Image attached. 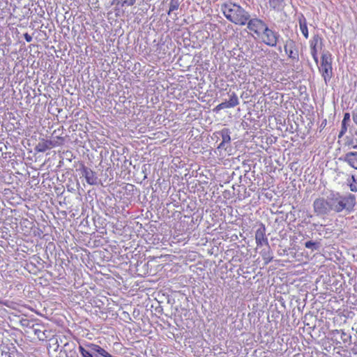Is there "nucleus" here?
<instances>
[{
    "label": "nucleus",
    "instance_id": "22",
    "mask_svg": "<svg viewBox=\"0 0 357 357\" xmlns=\"http://www.w3.org/2000/svg\"><path fill=\"white\" fill-rule=\"evenodd\" d=\"M350 190L352 192H357V178L354 175H351V178L347 179Z\"/></svg>",
    "mask_w": 357,
    "mask_h": 357
},
{
    "label": "nucleus",
    "instance_id": "10",
    "mask_svg": "<svg viewBox=\"0 0 357 357\" xmlns=\"http://www.w3.org/2000/svg\"><path fill=\"white\" fill-rule=\"evenodd\" d=\"M80 171L82 176L85 178L86 181L88 184L91 185H98V178L96 176L95 172H93L91 169L84 165L82 166Z\"/></svg>",
    "mask_w": 357,
    "mask_h": 357
},
{
    "label": "nucleus",
    "instance_id": "6",
    "mask_svg": "<svg viewBox=\"0 0 357 357\" xmlns=\"http://www.w3.org/2000/svg\"><path fill=\"white\" fill-rule=\"evenodd\" d=\"M63 142V138L56 137L53 139L45 140L43 139L40 140L36 146V150L38 152H45L53 147L60 146Z\"/></svg>",
    "mask_w": 357,
    "mask_h": 357
},
{
    "label": "nucleus",
    "instance_id": "13",
    "mask_svg": "<svg viewBox=\"0 0 357 357\" xmlns=\"http://www.w3.org/2000/svg\"><path fill=\"white\" fill-rule=\"evenodd\" d=\"M255 241L257 246H261L263 245L268 246V241L266 236V227L264 224H261L257 229L255 232Z\"/></svg>",
    "mask_w": 357,
    "mask_h": 357
},
{
    "label": "nucleus",
    "instance_id": "34",
    "mask_svg": "<svg viewBox=\"0 0 357 357\" xmlns=\"http://www.w3.org/2000/svg\"><path fill=\"white\" fill-rule=\"evenodd\" d=\"M174 16H175V17H174V20H175V19H177V14L174 13Z\"/></svg>",
    "mask_w": 357,
    "mask_h": 357
},
{
    "label": "nucleus",
    "instance_id": "3",
    "mask_svg": "<svg viewBox=\"0 0 357 357\" xmlns=\"http://www.w3.org/2000/svg\"><path fill=\"white\" fill-rule=\"evenodd\" d=\"M321 65L318 67L325 83L331 80L333 77L332 55L328 51H324L321 57Z\"/></svg>",
    "mask_w": 357,
    "mask_h": 357
},
{
    "label": "nucleus",
    "instance_id": "19",
    "mask_svg": "<svg viewBox=\"0 0 357 357\" xmlns=\"http://www.w3.org/2000/svg\"><path fill=\"white\" fill-rule=\"evenodd\" d=\"M79 351L82 357H94L91 351H89L86 347V342L80 344L78 347Z\"/></svg>",
    "mask_w": 357,
    "mask_h": 357
},
{
    "label": "nucleus",
    "instance_id": "7",
    "mask_svg": "<svg viewBox=\"0 0 357 357\" xmlns=\"http://www.w3.org/2000/svg\"><path fill=\"white\" fill-rule=\"evenodd\" d=\"M284 50L289 59L294 61H298V49L294 40L289 38L285 40L284 44Z\"/></svg>",
    "mask_w": 357,
    "mask_h": 357
},
{
    "label": "nucleus",
    "instance_id": "1",
    "mask_svg": "<svg viewBox=\"0 0 357 357\" xmlns=\"http://www.w3.org/2000/svg\"><path fill=\"white\" fill-rule=\"evenodd\" d=\"M220 10L224 16L231 22L243 26L245 25L250 15L241 6L233 3H225L221 5Z\"/></svg>",
    "mask_w": 357,
    "mask_h": 357
},
{
    "label": "nucleus",
    "instance_id": "11",
    "mask_svg": "<svg viewBox=\"0 0 357 357\" xmlns=\"http://www.w3.org/2000/svg\"><path fill=\"white\" fill-rule=\"evenodd\" d=\"M230 134H231V132H230L229 129H228V128H223L221 130L213 133V136H215L217 138V139H218L220 137H222V142L218 146V147H217L218 149H225V150L227 149V148L225 147V145L227 144H229L231 142Z\"/></svg>",
    "mask_w": 357,
    "mask_h": 357
},
{
    "label": "nucleus",
    "instance_id": "15",
    "mask_svg": "<svg viewBox=\"0 0 357 357\" xmlns=\"http://www.w3.org/2000/svg\"><path fill=\"white\" fill-rule=\"evenodd\" d=\"M268 3L271 9L276 12L282 11L286 6L284 0H268Z\"/></svg>",
    "mask_w": 357,
    "mask_h": 357
},
{
    "label": "nucleus",
    "instance_id": "33",
    "mask_svg": "<svg viewBox=\"0 0 357 357\" xmlns=\"http://www.w3.org/2000/svg\"><path fill=\"white\" fill-rule=\"evenodd\" d=\"M345 133L342 132V131H340L339 132V135H338V137L339 138H341Z\"/></svg>",
    "mask_w": 357,
    "mask_h": 357
},
{
    "label": "nucleus",
    "instance_id": "14",
    "mask_svg": "<svg viewBox=\"0 0 357 357\" xmlns=\"http://www.w3.org/2000/svg\"><path fill=\"white\" fill-rule=\"evenodd\" d=\"M340 160L347 162L351 167L357 170V152L350 151L340 158Z\"/></svg>",
    "mask_w": 357,
    "mask_h": 357
},
{
    "label": "nucleus",
    "instance_id": "2",
    "mask_svg": "<svg viewBox=\"0 0 357 357\" xmlns=\"http://www.w3.org/2000/svg\"><path fill=\"white\" fill-rule=\"evenodd\" d=\"M331 211L341 213L343 211L351 212L356 204V197L349 193L345 195L339 192H332L328 195Z\"/></svg>",
    "mask_w": 357,
    "mask_h": 357
},
{
    "label": "nucleus",
    "instance_id": "26",
    "mask_svg": "<svg viewBox=\"0 0 357 357\" xmlns=\"http://www.w3.org/2000/svg\"><path fill=\"white\" fill-rule=\"evenodd\" d=\"M136 2V0H123L121 2V6L123 7L125 6H133Z\"/></svg>",
    "mask_w": 357,
    "mask_h": 357
},
{
    "label": "nucleus",
    "instance_id": "32",
    "mask_svg": "<svg viewBox=\"0 0 357 357\" xmlns=\"http://www.w3.org/2000/svg\"><path fill=\"white\" fill-rule=\"evenodd\" d=\"M326 125V119H324L321 124V127L324 128Z\"/></svg>",
    "mask_w": 357,
    "mask_h": 357
},
{
    "label": "nucleus",
    "instance_id": "27",
    "mask_svg": "<svg viewBox=\"0 0 357 357\" xmlns=\"http://www.w3.org/2000/svg\"><path fill=\"white\" fill-rule=\"evenodd\" d=\"M350 114L348 112L344 113L343 119L342 121V123L343 124H347L348 122L350 121Z\"/></svg>",
    "mask_w": 357,
    "mask_h": 357
},
{
    "label": "nucleus",
    "instance_id": "35",
    "mask_svg": "<svg viewBox=\"0 0 357 357\" xmlns=\"http://www.w3.org/2000/svg\"><path fill=\"white\" fill-rule=\"evenodd\" d=\"M354 149H357V145L353 146Z\"/></svg>",
    "mask_w": 357,
    "mask_h": 357
},
{
    "label": "nucleus",
    "instance_id": "25",
    "mask_svg": "<svg viewBox=\"0 0 357 357\" xmlns=\"http://www.w3.org/2000/svg\"><path fill=\"white\" fill-rule=\"evenodd\" d=\"M340 333V338L344 342H348V340L351 338V337L343 331H341Z\"/></svg>",
    "mask_w": 357,
    "mask_h": 357
},
{
    "label": "nucleus",
    "instance_id": "24",
    "mask_svg": "<svg viewBox=\"0 0 357 357\" xmlns=\"http://www.w3.org/2000/svg\"><path fill=\"white\" fill-rule=\"evenodd\" d=\"M20 324L22 326L29 328L30 329H32L33 328V326L36 323H34L33 321L29 320L28 319H22L20 321Z\"/></svg>",
    "mask_w": 357,
    "mask_h": 357
},
{
    "label": "nucleus",
    "instance_id": "36",
    "mask_svg": "<svg viewBox=\"0 0 357 357\" xmlns=\"http://www.w3.org/2000/svg\"><path fill=\"white\" fill-rule=\"evenodd\" d=\"M0 303H2V300L1 298H0Z\"/></svg>",
    "mask_w": 357,
    "mask_h": 357
},
{
    "label": "nucleus",
    "instance_id": "23",
    "mask_svg": "<svg viewBox=\"0 0 357 357\" xmlns=\"http://www.w3.org/2000/svg\"><path fill=\"white\" fill-rule=\"evenodd\" d=\"M305 247L306 248L310 249L312 251H314L319 248V243L317 242H313L312 241H309L305 243Z\"/></svg>",
    "mask_w": 357,
    "mask_h": 357
},
{
    "label": "nucleus",
    "instance_id": "28",
    "mask_svg": "<svg viewBox=\"0 0 357 357\" xmlns=\"http://www.w3.org/2000/svg\"><path fill=\"white\" fill-rule=\"evenodd\" d=\"M227 108H229V107L228 104L225 101V102H221L218 105H217L215 109L217 110H220V109H227Z\"/></svg>",
    "mask_w": 357,
    "mask_h": 357
},
{
    "label": "nucleus",
    "instance_id": "31",
    "mask_svg": "<svg viewBox=\"0 0 357 357\" xmlns=\"http://www.w3.org/2000/svg\"><path fill=\"white\" fill-rule=\"evenodd\" d=\"M347 130V126L346 124L341 123V130L340 131L346 133Z\"/></svg>",
    "mask_w": 357,
    "mask_h": 357
},
{
    "label": "nucleus",
    "instance_id": "20",
    "mask_svg": "<svg viewBox=\"0 0 357 357\" xmlns=\"http://www.w3.org/2000/svg\"><path fill=\"white\" fill-rule=\"evenodd\" d=\"M300 29L305 38H308V29L307 26L306 20L303 18L299 20Z\"/></svg>",
    "mask_w": 357,
    "mask_h": 357
},
{
    "label": "nucleus",
    "instance_id": "8",
    "mask_svg": "<svg viewBox=\"0 0 357 357\" xmlns=\"http://www.w3.org/2000/svg\"><path fill=\"white\" fill-rule=\"evenodd\" d=\"M310 54L316 63V64H318L319 59H318V50H321L323 47V39L321 36H319L318 34L314 35L312 40L310 42Z\"/></svg>",
    "mask_w": 357,
    "mask_h": 357
},
{
    "label": "nucleus",
    "instance_id": "30",
    "mask_svg": "<svg viewBox=\"0 0 357 357\" xmlns=\"http://www.w3.org/2000/svg\"><path fill=\"white\" fill-rule=\"evenodd\" d=\"M24 38L26 40V41L28 42V43L32 41V39H33L31 36L29 35L28 33H25L24 34Z\"/></svg>",
    "mask_w": 357,
    "mask_h": 357
},
{
    "label": "nucleus",
    "instance_id": "16",
    "mask_svg": "<svg viewBox=\"0 0 357 357\" xmlns=\"http://www.w3.org/2000/svg\"><path fill=\"white\" fill-rule=\"evenodd\" d=\"M44 328L45 327L43 325L36 323L33 326V328L31 329L34 335H36L40 340H44L47 337L45 333V330Z\"/></svg>",
    "mask_w": 357,
    "mask_h": 357
},
{
    "label": "nucleus",
    "instance_id": "4",
    "mask_svg": "<svg viewBox=\"0 0 357 357\" xmlns=\"http://www.w3.org/2000/svg\"><path fill=\"white\" fill-rule=\"evenodd\" d=\"M259 37L265 45L273 47H276L279 42L280 35L278 31L270 29L266 25L260 33Z\"/></svg>",
    "mask_w": 357,
    "mask_h": 357
},
{
    "label": "nucleus",
    "instance_id": "18",
    "mask_svg": "<svg viewBox=\"0 0 357 357\" xmlns=\"http://www.w3.org/2000/svg\"><path fill=\"white\" fill-rule=\"evenodd\" d=\"M229 100L225 102L228 104L229 108L234 107L239 104L238 98L235 92L229 91L228 93Z\"/></svg>",
    "mask_w": 357,
    "mask_h": 357
},
{
    "label": "nucleus",
    "instance_id": "21",
    "mask_svg": "<svg viewBox=\"0 0 357 357\" xmlns=\"http://www.w3.org/2000/svg\"><path fill=\"white\" fill-rule=\"evenodd\" d=\"M180 6L179 0H171L167 14L170 15L174 11L177 10Z\"/></svg>",
    "mask_w": 357,
    "mask_h": 357
},
{
    "label": "nucleus",
    "instance_id": "29",
    "mask_svg": "<svg viewBox=\"0 0 357 357\" xmlns=\"http://www.w3.org/2000/svg\"><path fill=\"white\" fill-rule=\"evenodd\" d=\"M352 119L354 122L357 125V109L352 112Z\"/></svg>",
    "mask_w": 357,
    "mask_h": 357
},
{
    "label": "nucleus",
    "instance_id": "17",
    "mask_svg": "<svg viewBox=\"0 0 357 357\" xmlns=\"http://www.w3.org/2000/svg\"><path fill=\"white\" fill-rule=\"evenodd\" d=\"M260 254L262 257L263 260L264 261L265 265H267L273 260V253L270 249L269 245L268 246L267 248L263 249L260 252Z\"/></svg>",
    "mask_w": 357,
    "mask_h": 357
},
{
    "label": "nucleus",
    "instance_id": "12",
    "mask_svg": "<svg viewBox=\"0 0 357 357\" xmlns=\"http://www.w3.org/2000/svg\"><path fill=\"white\" fill-rule=\"evenodd\" d=\"M86 347L89 351H91L94 357H114L105 349L96 344L86 342Z\"/></svg>",
    "mask_w": 357,
    "mask_h": 357
},
{
    "label": "nucleus",
    "instance_id": "5",
    "mask_svg": "<svg viewBox=\"0 0 357 357\" xmlns=\"http://www.w3.org/2000/svg\"><path fill=\"white\" fill-rule=\"evenodd\" d=\"M314 212L317 215H325L329 214L331 211L330 209L328 196L326 198L319 197L313 202Z\"/></svg>",
    "mask_w": 357,
    "mask_h": 357
},
{
    "label": "nucleus",
    "instance_id": "9",
    "mask_svg": "<svg viewBox=\"0 0 357 357\" xmlns=\"http://www.w3.org/2000/svg\"><path fill=\"white\" fill-rule=\"evenodd\" d=\"M246 24L248 29L254 32L257 36H260V33L267 25L262 20L257 17L252 19L250 17Z\"/></svg>",
    "mask_w": 357,
    "mask_h": 357
}]
</instances>
